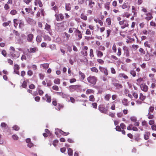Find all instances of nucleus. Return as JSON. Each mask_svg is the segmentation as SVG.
I'll return each mask as SVG.
<instances>
[{
  "instance_id": "nucleus-35",
  "label": "nucleus",
  "mask_w": 156,
  "mask_h": 156,
  "mask_svg": "<svg viewBox=\"0 0 156 156\" xmlns=\"http://www.w3.org/2000/svg\"><path fill=\"white\" fill-rule=\"evenodd\" d=\"M94 93V91L93 90L91 89H87L86 92V93L87 94H93Z\"/></svg>"
},
{
  "instance_id": "nucleus-17",
  "label": "nucleus",
  "mask_w": 156,
  "mask_h": 156,
  "mask_svg": "<svg viewBox=\"0 0 156 156\" xmlns=\"http://www.w3.org/2000/svg\"><path fill=\"white\" fill-rule=\"evenodd\" d=\"M35 5H37L38 4L39 6L41 7H42L43 6L42 3L40 0H35Z\"/></svg>"
},
{
  "instance_id": "nucleus-44",
  "label": "nucleus",
  "mask_w": 156,
  "mask_h": 156,
  "mask_svg": "<svg viewBox=\"0 0 156 156\" xmlns=\"http://www.w3.org/2000/svg\"><path fill=\"white\" fill-rule=\"evenodd\" d=\"M106 22L108 25H110L111 23V19L109 18H107L106 20Z\"/></svg>"
},
{
  "instance_id": "nucleus-28",
  "label": "nucleus",
  "mask_w": 156,
  "mask_h": 156,
  "mask_svg": "<svg viewBox=\"0 0 156 156\" xmlns=\"http://www.w3.org/2000/svg\"><path fill=\"white\" fill-rule=\"evenodd\" d=\"M128 3H124L122 5H120L119 7H122V9H124L128 7Z\"/></svg>"
},
{
  "instance_id": "nucleus-49",
  "label": "nucleus",
  "mask_w": 156,
  "mask_h": 156,
  "mask_svg": "<svg viewBox=\"0 0 156 156\" xmlns=\"http://www.w3.org/2000/svg\"><path fill=\"white\" fill-rule=\"evenodd\" d=\"M121 49L120 48H118V52L117 53V55L119 56H120L121 55Z\"/></svg>"
},
{
  "instance_id": "nucleus-10",
  "label": "nucleus",
  "mask_w": 156,
  "mask_h": 156,
  "mask_svg": "<svg viewBox=\"0 0 156 156\" xmlns=\"http://www.w3.org/2000/svg\"><path fill=\"white\" fill-rule=\"evenodd\" d=\"M141 89L145 92H146L148 90V86L145 84H142L140 86Z\"/></svg>"
},
{
  "instance_id": "nucleus-62",
  "label": "nucleus",
  "mask_w": 156,
  "mask_h": 156,
  "mask_svg": "<svg viewBox=\"0 0 156 156\" xmlns=\"http://www.w3.org/2000/svg\"><path fill=\"white\" fill-rule=\"evenodd\" d=\"M148 123L149 125L152 126L153 125H154V121L153 120H150L149 122Z\"/></svg>"
},
{
  "instance_id": "nucleus-14",
  "label": "nucleus",
  "mask_w": 156,
  "mask_h": 156,
  "mask_svg": "<svg viewBox=\"0 0 156 156\" xmlns=\"http://www.w3.org/2000/svg\"><path fill=\"white\" fill-rule=\"evenodd\" d=\"M56 93L58 95H60V96H61L62 97V98H66L67 97V95H66L65 94H64L62 92H56Z\"/></svg>"
},
{
  "instance_id": "nucleus-20",
  "label": "nucleus",
  "mask_w": 156,
  "mask_h": 156,
  "mask_svg": "<svg viewBox=\"0 0 156 156\" xmlns=\"http://www.w3.org/2000/svg\"><path fill=\"white\" fill-rule=\"evenodd\" d=\"M89 5L90 6V8H92L94 5L95 3L94 2H93L92 0H89Z\"/></svg>"
},
{
  "instance_id": "nucleus-5",
  "label": "nucleus",
  "mask_w": 156,
  "mask_h": 156,
  "mask_svg": "<svg viewBox=\"0 0 156 156\" xmlns=\"http://www.w3.org/2000/svg\"><path fill=\"white\" fill-rule=\"evenodd\" d=\"M98 110L102 113L106 114L107 112V109L104 107L102 105L99 106Z\"/></svg>"
},
{
  "instance_id": "nucleus-18",
  "label": "nucleus",
  "mask_w": 156,
  "mask_h": 156,
  "mask_svg": "<svg viewBox=\"0 0 156 156\" xmlns=\"http://www.w3.org/2000/svg\"><path fill=\"white\" fill-rule=\"evenodd\" d=\"M57 130L60 133L64 136H67L69 134V133L65 132L59 129H57Z\"/></svg>"
},
{
  "instance_id": "nucleus-11",
  "label": "nucleus",
  "mask_w": 156,
  "mask_h": 156,
  "mask_svg": "<svg viewBox=\"0 0 156 156\" xmlns=\"http://www.w3.org/2000/svg\"><path fill=\"white\" fill-rule=\"evenodd\" d=\"M112 83L114 86L116 87V88L118 89L122 88V86L121 84L115 82L113 83Z\"/></svg>"
},
{
  "instance_id": "nucleus-34",
  "label": "nucleus",
  "mask_w": 156,
  "mask_h": 156,
  "mask_svg": "<svg viewBox=\"0 0 156 156\" xmlns=\"http://www.w3.org/2000/svg\"><path fill=\"white\" fill-rule=\"evenodd\" d=\"M146 134L144 135V138L146 140H147L149 138V135H150V133L149 132H146Z\"/></svg>"
},
{
  "instance_id": "nucleus-57",
  "label": "nucleus",
  "mask_w": 156,
  "mask_h": 156,
  "mask_svg": "<svg viewBox=\"0 0 156 156\" xmlns=\"http://www.w3.org/2000/svg\"><path fill=\"white\" fill-rule=\"evenodd\" d=\"M1 126L2 128L4 127V128H6V127L7 126V124L6 123H5V122H2L1 123Z\"/></svg>"
},
{
  "instance_id": "nucleus-24",
  "label": "nucleus",
  "mask_w": 156,
  "mask_h": 156,
  "mask_svg": "<svg viewBox=\"0 0 156 156\" xmlns=\"http://www.w3.org/2000/svg\"><path fill=\"white\" fill-rule=\"evenodd\" d=\"M154 107L150 106L148 109V113H152L153 112L154 110Z\"/></svg>"
},
{
  "instance_id": "nucleus-61",
  "label": "nucleus",
  "mask_w": 156,
  "mask_h": 156,
  "mask_svg": "<svg viewBox=\"0 0 156 156\" xmlns=\"http://www.w3.org/2000/svg\"><path fill=\"white\" fill-rule=\"evenodd\" d=\"M120 126L121 128L123 129H126V126L124 123H121L120 125Z\"/></svg>"
},
{
  "instance_id": "nucleus-26",
  "label": "nucleus",
  "mask_w": 156,
  "mask_h": 156,
  "mask_svg": "<svg viewBox=\"0 0 156 156\" xmlns=\"http://www.w3.org/2000/svg\"><path fill=\"white\" fill-rule=\"evenodd\" d=\"M122 103L124 105L128 106V103L127 99L126 98H124L122 101Z\"/></svg>"
},
{
  "instance_id": "nucleus-59",
  "label": "nucleus",
  "mask_w": 156,
  "mask_h": 156,
  "mask_svg": "<svg viewBox=\"0 0 156 156\" xmlns=\"http://www.w3.org/2000/svg\"><path fill=\"white\" fill-rule=\"evenodd\" d=\"M27 74L29 76H31L33 74V72L31 70H29L27 72Z\"/></svg>"
},
{
  "instance_id": "nucleus-4",
  "label": "nucleus",
  "mask_w": 156,
  "mask_h": 156,
  "mask_svg": "<svg viewBox=\"0 0 156 156\" xmlns=\"http://www.w3.org/2000/svg\"><path fill=\"white\" fill-rule=\"evenodd\" d=\"M10 54L12 58L14 59H16L19 57L20 55L19 53L18 52L15 51L14 52H10Z\"/></svg>"
},
{
  "instance_id": "nucleus-16",
  "label": "nucleus",
  "mask_w": 156,
  "mask_h": 156,
  "mask_svg": "<svg viewBox=\"0 0 156 156\" xmlns=\"http://www.w3.org/2000/svg\"><path fill=\"white\" fill-rule=\"evenodd\" d=\"M96 53L97 56L99 58H101L103 55L102 52L100 51L96 50Z\"/></svg>"
},
{
  "instance_id": "nucleus-33",
  "label": "nucleus",
  "mask_w": 156,
  "mask_h": 156,
  "mask_svg": "<svg viewBox=\"0 0 156 156\" xmlns=\"http://www.w3.org/2000/svg\"><path fill=\"white\" fill-rule=\"evenodd\" d=\"M80 18L81 19L84 20H86L87 19V16L84 15L83 13L81 14L80 15Z\"/></svg>"
},
{
  "instance_id": "nucleus-6",
  "label": "nucleus",
  "mask_w": 156,
  "mask_h": 156,
  "mask_svg": "<svg viewBox=\"0 0 156 156\" xmlns=\"http://www.w3.org/2000/svg\"><path fill=\"white\" fill-rule=\"evenodd\" d=\"M55 16L56 17V20L57 21H61L64 19V17L62 13L60 14H56L55 15Z\"/></svg>"
},
{
  "instance_id": "nucleus-52",
  "label": "nucleus",
  "mask_w": 156,
  "mask_h": 156,
  "mask_svg": "<svg viewBox=\"0 0 156 156\" xmlns=\"http://www.w3.org/2000/svg\"><path fill=\"white\" fill-rule=\"evenodd\" d=\"M90 55L91 57H93L94 56L93 54V51L92 49H91L90 51Z\"/></svg>"
},
{
  "instance_id": "nucleus-48",
  "label": "nucleus",
  "mask_w": 156,
  "mask_h": 156,
  "mask_svg": "<svg viewBox=\"0 0 156 156\" xmlns=\"http://www.w3.org/2000/svg\"><path fill=\"white\" fill-rule=\"evenodd\" d=\"M10 22L11 21H8L7 22L4 23L2 25L4 27H6L9 25Z\"/></svg>"
},
{
  "instance_id": "nucleus-25",
  "label": "nucleus",
  "mask_w": 156,
  "mask_h": 156,
  "mask_svg": "<svg viewBox=\"0 0 156 156\" xmlns=\"http://www.w3.org/2000/svg\"><path fill=\"white\" fill-rule=\"evenodd\" d=\"M151 114V113H148V114L147 115V118L149 119H152L154 118V115Z\"/></svg>"
},
{
  "instance_id": "nucleus-32",
  "label": "nucleus",
  "mask_w": 156,
  "mask_h": 156,
  "mask_svg": "<svg viewBox=\"0 0 156 156\" xmlns=\"http://www.w3.org/2000/svg\"><path fill=\"white\" fill-rule=\"evenodd\" d=\"M37 50V48H30V51L29 52L30 53H34Z\"/></svg>"
},
{
  "instance_id": "nucleus-15",
  "label": "nucleus",
  "mask_w": 156,
  "mask_h": 156,
  "mask_svg": "<svg viewBox=\"0 0 156 156\" xmlns=\"http://www.w3.org/2000/svg\"><path fill=\"white\" fill-rule=\"evenodd\" d=\"M145 14L147 16L145 18V19L149 21L153 18L152 16L150 13L147 14Z\"/></svg>"
},
{
  "instance_id": "nucleus-43",
  "label": "nucleus",
  "mask_w": 156,
  "mask_h": 156,
  "mask_svg": "<svg viewBox=\"0 0 156 156\" xmlns=\"http://www.w3.org/2000/svg\"><path fill=\"white\" fill-rule=\"evenodd\" d=\"M45 29L47 31H49L50 29V26L48 24L46 23L45 25Z\"/></svg>"
},
{
  "instance_id": "nucleus-19",
  "label": "nucleus",
  "mask_w": 156,
  "mask_h": 156,
  "mask_svg": "<svg viewBox=\"0 0 156 156\" xmlns=\"http://www.w3.org/2000/svg\"><path fill=\"white\" fill-rule=\"evenodd\" d=\"M79 75L80 76L81 79L82 80H83L85 78V76L84 74L80 71H79Z\"/></svg>"
},
{
  "instance_id": "nucleus-13",
  "label": "nucleus",
  "mask_w": 156,
  "mask_h": 156,
  "mask_svg": "<svg viewBox=\"0 0 156 156\" xmlns=\"http://www.w3.org/2000/svg\"><path fill=\"white\" fill-rule=\"evenodd\" d=\"M75 32L78 34V37L79 40L81 39L82 38V34L81 32L78 30V29H76Z\"/></svg>"
},
{
  "instance_id": "nucleus-31",
  "label": "nucleus",
  "mask_w": 156,
  "mask_h": 156,
  "mask_svg": "<svg viewBox=\"0 0 156 156\" xmlns=\"http://www.w3.org/2000/svg\"><path fill=\"white\" fill-rule=\"evenodd\" d=\"M144 46L145 47H147L149 48H150V50L151 51V46L148 43V41L145 42L144 43Z\"/></svg>"
},
{
  "instance_id": "nucleus-27",
  "label": "nucleus",
  "mask_w": 156,
  "mask_h": 156,
  "mask_svg": "<svg viewBox=\"0 0 156 156\" xmlns=\"http://www.w3.org/2000/svg\"><path fill=\"white\" fill-rule=\"evenodd\" d=\"M44 38L45 41H50L51 40L50 37L48 35H44Z\"/></svg>"
},
{
  "instance_id": "nucleus-63",
  "label": "nucleus",
  "mask_w": 156,
  "mask_h": 156,
  "mask_svg": "<svg viewBox=\"0 0 156 156\" xmlns=\"http://www.w3.org/2000/svg\"><path fill=\"white\" fill-rule=\"evenodd\" d=\"M13 139L15 140H17L18 139V137L17 135H13L12 136Z\"/></svg>"
},
{
  "instance_id": "nucleus-8",
  "label": "nucleus",
  "mask_w": 156,
  "mask_h": 156,
  "mask_svg": "<svg viewBox=\"0 0 156 156\" xmlns=\"http://www.w3.org/2000/svg\"><path fill=\"white\" fill-rule=\"evenodd\" d=\"M99 69L100 71L104 73L105 76H107L108 75V70L106 68L100 66L99 67Z\"/></svg>"
},
{
  "instance_id": "nucleus-30",
  "label": "nucleus",
  "mask_w": 156,
  "mask_h": 156,
  "mask_svg": "<svg viewBox=\"0 0 156 156\" xmlns=\"http://www.w3.org/2000/svg\"><path fill=\"white\" fill-rule=\"evenodd\" d=\"M68 153L69 156H72L73 155V150L70 148H69L68 149Z\"/></svg>"
},
{
  "instance_id": "nucleus-50",
  "label": "nucleus",
  "mask_w": 156,
  "mask_h": 156,
  "mask_svg": "<svg viewBox=\"0 0 156 156\" xmlns=\"http://www.w3.org/2000/svg\"><path fill=\"white\" fill-rule=\"evenodd\" d=\"M10 13L12 15H15L17 13V11L16 10L13 9L11 11Z\"/></svg>"
},
{
  "instance_id": "nucleus-22",
  "label": "nucleus",
  "mask_w": 156,
  "mask_h": 156,
  "mask_svg": "<svg viewBox=\"0 0 156 156\" xmlns=\"http://www.w3.org/2000/svg\"><path fill=\"white\" fill-rule=\"evenodd\" d=\"M46 98H47L46 101L48 103H50L51 102V97L50 96L48 95V94H46L45 95Z\"/></svg>"
},
{
  "instance_id": "nucleus-40",
  "label": "nucleus",
  "mask_w": 156,
  "mask_h": 156,
  "mask_svg": "<svg viewBox=\"0 0 156 156\" xmlns=\"http://www.w3.org/2000/svg\"><path fill=\"white\" fill-rule=\"evenodd\" d=\"M90 69L92 72L97 73L98 72V70L95 67L91 68Z\"/></svg>"
},
{
  "instance_id": "nucleus-58",
  "label": "nucleus",
  "mask_w": 156,
  "mask_h": 156,
  "mask_svg": "<svg viewBox=\"0 0 156 156\" xmlns=\"http://www.w3.org/2000/svg\"><path fill=\"white\" fill-rule=\"evenodd\" d=\"M64 34L65 35V36H66V37L67 40H69V37L70 36V35L68 34H67V33H66V32H65L64 33Z\"/></svg>"
},
{
  "instance_id": "nucleus-21",
  "label": "nucleus",
  "mask_w": 156,
  "mask_h": 156,
  "mask_svg": "<svg viewBox=\"0 0 156 156\" xmlns=\"http://www.w3.org/2000/svg\"><path fill=\"white\" fill-rule=\"evenodd\" d=\"M142 126L144 127L145 128L147 129L148 126V124L147 122L145 120L143 121L142 122Z\"/></svg>"
},
{
  "instance_id": "nucleus-42",
  "label": "nucleus",
  "mask_w": 156,
  "mask_h": 156,
  "mask_svg": "<svg viewBox=\"0 0 156 156\" xmlns=\"http://www.w3.org/2000/svg\"><path fill=\"white\" fill-rule=\"evenodd\" d=\"M42 40V38L41 36H37L36 38V40L38 42H41Z\"/></svg>"
},
{
  "instance_id": "nucleus-1",
  "label": "nucleus",
  "mask_w": 156,
  "mask_h": 156,
  "mask_svg": "<svg viewBox=\"0 0 156 156\" xmlns=\"http://www.w3.org/2000/svg\"><path fill=\"white\" fill-rule=\"evenodd\" d=\"M87 80L89 83L94 85L96 83L97 78L94 76H90L87 78Z\"/></svg>"
},
{
  "instance_id": "nucleus-38",
  "label": "nucleus",
  "mask_w": 156,
  "mask_h": 156,
  "mask_svg": "<svg viewBox=\"0 0 156 156\" xmlns=\"http://www.w3.org/2000/svg\"><path fill=\"white\" fill-rule=\"evenodd\" d=\"M70 5L69 4H66V9L67 10L69 11L71 10V7Z\"/></svg>"
},
{
  "instance_id": "nucleus-37",
  "label": "nucleus",
  "mask_w": 156,
  "mask_h": 156,
  "mask_svg": "<svg viewBox=\"0 0 156 156\" xmlns=\"http://www.w3.org/2000/svg\"><path fill=\"white\" fill-rule=\"evenodd\" d=\"M130 73L133 77H134L136 76L135 71L134 70L130 71Z\"/></svg>"
},
{
  "instance_id": "nucleus-9",
  "label": "nucleus",
  "mask_w": 156,
  "mask_h": 156,
  "mask_svg": "<svg viewBox=\"0 0 156 156\" xmlns=\"http://www.w3.org/2000/svg\"><path fill=\"white\" fill-rule=\"evenodd\" d=\"M34 38V35L32 34H30L27 35V41L29 42H32Z\"/></svg>"
},
{
  "instance_id": "nucleus-7",
  "label": "nucleus",
  "mask_w": 156,
  "mask_h": 156,
  "mask_svg": "<svg viewBox=\"0 0 156 156\" xmlns=\"http://www.w3.org/2000/svg\"><path fill=\"white\" fill-rule=\"evenodd\" d=\"M26 20L27 22L30 24L34 25L36 23L35 21L33 19L27 17L26 18Z\"/></svg>"
},
{
  "instance_id": "nucleus-36",
  "label": "nucleus",
  "mask_w": 156,
  "mask_h": 156,
  "mask_svg": "<svg viewBox=\"0 0 156 156\" xmlns=\"http://www.w3.org/2000/svg\"><path fill=\"white\" fill-rule=\"evenodd\" d=\"M89 101H94L95 99L94 98V96L93 95H90L89 97Z\"/></svg>"
},
{
  "instance_id": "nucleus-55",
  "label": "nucleus",
  "mask_w": 156,
  "mask_h": 156,
  "mask_svg": "<svg viewBox=\"0 0 156 156\" xmlns=\"http://www.w3.org/2000/svg\"><path fill=\"white\" fill-rule=\"evenodd\" d=\"M20 69V67L17 64H15L14 66V69L18 70Z\"/></svg>"
},
{
  "instance_id": "nucleus-56",
  "label": "nucleus",
  "mask_w": 156,
  "mask_h": 156,
  "mask_svg": "<svg viewBox=\"0 0 156 156\" xmlns=\"http://www.w3.org/2000/svg\"><path fill=\"white\" fill-rule=\"evenodd\" d=\"M97 62L101 64H103L104 63V61L101 59H98L97 60Z\"/></svg>"
},
{
  "instance_id": "nucleus-53",
  "label": "nucleus",
  "mask_w": 156,
  "mask_h": 156,
  "mask_svg": "<svg viewBox=\"0 0 156 156\" xmlns=\"http://www.w3.org/2000/svg\"><path fill=\"white\" fill-rule=\"evenodd\" d=\"M139 51L143 55L145 54V51L144 50L143 48H140L139 49Z\"/></svg>"
},
{
  "instance_id": "nucleus-46",
  "label": "nucleus",
  "mask_w": 156,
  "mask_h": 156,
  "mask_svg": "<svg viewBox=\"0 0 156 156\" xmlns=\"http://www.w3.org/2000/svg\"><path fill=\"white\" fill-rule=\"evenodd\" d=\"M54 83L56 84H59L60 83V80L59 79H56L54 80Z\"/></svg>"
},
{
  "instance_id": "nucleus-64",
  "label": "nucleus",
  "mask_w": 156,
  "mask_h": 156,
  "mask_svg": "<svg viewBox=\"0 0 156 156\" xmlns=\"http://www.w3.org/2000/svg\"><path fill=\"white\" fill-rule=\"evenodd\" d=\"M151 128L153 130H156V125H153L151 126Z\"/></svg>"
},
{
  "instance_id": "nucleus-47",
  "label": "nucleus",
  "mask_w": 156,
  "mask_h": 156,
  "mask_svg": "<svg viewBox=\"0 0 156 156\" xmlns=\"http://www.w3.org/2000/svg\"><path fill=\"white\" fill-rule=\"evenodd\" d=\"M124 55L126 57H129V51L128 50L124 52Z\"/></svg>"
},
{
  "instance_id": "nucleus-2",
  "label": "nucleus",
  "mask_w": 156,
  "mask_h": 156,
  "mask_svg": "<svg viewBox=\"0 0 156 156\" xmlns=\"http://www.w3.org/2000/svg\"><path fill=\"white\" fill-rule=\"evenodd\" d=\"M81 86L79 85H71L69 86L68 88L71 92H73L74 91H78L80 88Z\"/></svg>"
},
{
  "instance_id": "nucleus-12",
  "label": "nucleus",
  "mask_w": 156,
  "mask_h": 156,
  "mask_svg": "<svg viewBox=\"0 0 156 156\" xmlns=\"http://www.w3.org/2000/svg\"><path fill=\"white\" fill-rule=\"evenodd\" d=\"M146 50L147 51V53L145 55L144 57V59L145 61H149L150 60V55L148 53V51L147 50V48H146Z\"/></svg>"
},
{
  "instance_id": "nucleus-51",
  "label": "nucleus",
  "mask_w": 156,
  "mask_h": 156,
  "mask_svg": "<svg viewBox=\"0 0 156 156\" xmlns=\"http://www.w3.org/2000/svg\"><path fill=\"white\" fill-rule=\"evenodd\" d=\"M12 128L14 130L16 131H18L20 129V128L18 127V126L16 125H14L13 126Z\"/></svg>"
},
{
  "instance_id": "nucleus-41",
  "label": "nucleus",
  "mask_w": 156,
  "mask_h": 156,
  "mask_svg": "<svg viewBox=\"0 0 156 156\" xmlns=\"http://www.w3.org/2000/svg\"><path fill=\"white\" fill-rule=\"evenodd\" d=\"M112 50L113 52L116 53L117 51V48L116 45L115 44H114L112 47Z\"/></svg>"
},
{
  "instance_id": "nucleus-60",
  "label": "nucleus",
  "mask_w": 156,
  "mask_h": 156,
  "mask_svg": "<svg viewBox=\"0 0 156 156\" xmlns=\"http://www.w3.org/2000/svg\"><path fill=\"white\" fill-rule=\"evenodd\" d=\"M46 81L47 82V86L48 87H50L51 86L52 83L51 81V80H49V81H47L46 80Z\"/></svg>"
},
{
  "instance_id": "nucleus-45",
  "label": "nucleus",
  "mask_w": 156,
  "mask_h": 156,
  "mask_svg": "<svg viewBox=\"0 0 156 156\" xmlns=\"http://www.w3.org/2000/svg\"><path fill=\"white\" fill-rule=\"evenodd\" d=\"M49 47L52 50L55 49H56L55 46L54 44L50 45L49 46Z\"/></svg>"
},
{
  "instance_id": "nucleus-54",
  "label": "nucleus",
  "mask_w": 156,
  "mask_h": 156,
  "mask_svg": "<svg viewBox=\"0 0 156 156\" xmlns=\"http://www.w3.org/2000/svg\"><path fill=\"white\" fill-rule=\"evenodd\" d=\"M130 120L132 121L135 122L136 121L137 119L136 117L134 116L131 117L130 118Z\"/></svg>"
},
{
  "instance_id": "nucleus-23",
  "label": "nucleus",
  "mask_w": 156,
  "mask_h": 156,
  "mask_svg": "<svg viewBox=\"0 0 156 156\" xmlns=\"http://www.w3.org/2000/svg\"><path fill=\"white\" fill-rule=\"evenodd\" d=\"M111 98V94H106L104 97L105 100L107 101H109L110 98Z\"/></svg>"
},
{
  "instance_id": "nucleus-3",
  "label": "nucleus",
  "mask_w": 156,
  "mask_h": 156,
  "mask_svg": "<svg viewBox=\"0 0 156 156\" xmlns=\"http://www.w3.org/2000/svg\"><path fill=\"white\" fill-rule=\"evenodd\" d=\"M119 23L120 25H122L121 27L122 29H124L126 27H128L129 26L128 22L126 20H123L120 21Z\"/></svg>"
},
{
  "instance_id": "nucleus-39",
  "label": "nucleus",
  "mask_w": 156,
  "mask_h": 156,
  "mask_svg": "<svg viewBox=\"0 0 156 156\" xmlns=\"http://www.w3.org/2000/svg\"><path fill=\"white\" fill-rule=\"evenodd\" d=\"M109 5V2L106 3L105 4V9L108 10H109L110 9Z\"/></svg>"
},
{
  "instance_id": "nucleus-29",
  "label": "nucleus",
  "mask_w": 156,
  "mask_h": 156,
  "mask_svg": "<svg viewBox=\"0 0 156 156\" xmlns=\"http://www.w3.org/2000/svg\"><path fill=\"white\" fill-rule=\"evenodd\" d=\"M139 98L140 100L142 101H143L146 98V96H145L143 95L142 94L140 93Z\"/></svg>"
}]
</instances>
